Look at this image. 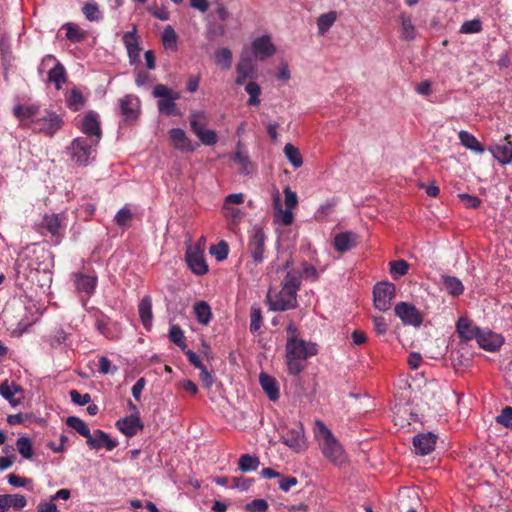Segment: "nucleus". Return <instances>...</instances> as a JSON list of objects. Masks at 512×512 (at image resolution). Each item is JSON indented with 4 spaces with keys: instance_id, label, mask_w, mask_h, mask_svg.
Here are the masks:
<instances>
[{
    "instance_id": "72a5a7b5",
    "label": "nucleus",
    "mask_w": 512,
    "mask_h": 512,
    "mask_svg": "<svg viewBox=\"0 0 512 512\" xmlns=\"http://www.w3.org/2000/svg\"><path fill=\"white\" fill-rule=\"evenodd\" d=\"M479 331L480 329L477 327H473L470 321L466 318H460L457 322V332L463 339H476V336Z\"/></svg>"
},
{
    "instance_id": "4468645a",
    "label": "nucleus",
    "mask_w": 512,
    "mask_h": 512,
    "mask_svg": "<svg viewBox=\"0 0 512 512\" xmlns=\"http://www.w3.org/2000/svg\"><path fill=\"white\" fill-rule=\"evenodd\" d=\"M42 110L37 104L16 105L13 108V115L19 120L21 126L32 128L34 119L39 117Z\"/></svg>"
},
{
    "instance_id": "338daca9",
    "label": "nucleus",
    "mask_w": 512,
    "mask_h": 512,
    "mask_svg": "<svg viewBox=\"0 0 512 512\" xmlns=\"http://www.w3.org/2000/svg\"><path fill=\"white\" fill-rule=\"evenodd\" d=\"M458 197L467 208H477L481 203V200L478 197L467 193H461Z\"/></svg>"
},
{
    "instance_id": "2f4dec72",
    "label": "nucleus",
    "mask_w": 512,
    "mask_h": 512,
    "mask_svg": "<svg viewBox=\"0 0 512 512\" xmlns=\"http://www.w3.org/2000/svg\"><path fill=\"white\" fill-rule=\"evenodd\" d=\"M458 137L460 143L467 149L474 151L478 154H482L484 152V147L473 134L462 130L458 133Z\"/></svg>"
},
{
    "instance_id": "603ef678",
    "label": "nucleus",
    "mask_w": 512,
    "mask_h": 512,
    "mask_svg": "<svg viewBox=\"0 0 512 512\" xmlns=\"http://www.w3.org/2000/svg\"><path fill=\"white\" fill-rule=\"evenodd\" d=\"M389 265L390 273L394 279L407 274L409 270V264L405 260L391 261Z\"/></svg>"
},
{
    "instance_id": "7c9ffc66",
    "label": "nucleus",
    "mask_w": 512,
    "mask_h": 512,
    "mask_svg": "<svg viewBox=\"0 0 512 512\" xmlns=\"http://www.w3.org/2000/svg\"><path fill=\"white\" fill-rule=\"evenodd\" d=\"M444 289L452 296L457 297L463 294L464 286L460 279L454 276L442 275L441 276Z\"/></svg>"
},
{
    "instance_id": "f257e3e1",
    "label": "nucleus",
    "mask_w": 512,
    "mask_h": 512,
    "mask_svg": "<svg viewBox=\"0 0 512 512\" xmlns=\"http://www.w3.org/2000/svg\"><path fill=\"white\" fill-rule=\"evenodd\" d=\"M301 285L300 275L293 270L286 273L280 291L269 289L267 303L271 311H287L297 306V291Z\"/></svg>"
},
{
    "instance_id": "473e14b6",
    "label": "nucleus",
    "mask_w": 512,
    "mask_h": 512,
    "mask_svg": "<svg viewBox=\"0 0 512 512\" xmlns=\"http://www.w3.org/2000/svg\"><path fill=\"white\" fill-rule=\"evenodd\" d=\"M401 23V36L404 40L411 41L416 38L417 31L412 23L411 17L406 13H401L399 16Z\"/></svg>"
},
{
    "instance_id": "680f3d73",
    "label": "nucleus",
    "mask_w": 512,
    "mask_h": 512,
    "mask_svg": "<svg viewBox=\"0 0 512 512\" xmlns=\"http://www.w3.org/2000/svg\"><path fill=\"white\" fill-rule=\"evenodd\" d=\"M247 512H265L268 509V503L264 499H254L245 506Z\"/></svg>"
},
{
    "instance_id": "f3484780",
    "label": "nucleus",
    "mask_w": 512,
    "mask_h": 512,
    "mask_svg": "<svg viewBox=\"0 0 512 512\" xmlns=\"http://www.w3.org/2000/svg\"><path fill=\"white\" fill-rule=\"evenodd\" d=\"M74 287L76 291L89 298L94 294L96 286H97V276L96 275H86L83 273H74L72 275Z\"/></svg>"
},
{
    "instance_id": "c03bdc74",
    "label": "nucleus",
    "mask_w": 512,
    "mask_h": 512,
    "mask_svg": "<svg viewBox=\"0 0 512 512\" xmlns=\"http://www.w3.org/2000/svg\"><path fill=\"white\" fill-rule=\"evenodd\" d=\"M66 424L85 438H87L91 432L88 425L82 419L76 416H69L66 419Z\"/></svg>"
},
{
    "instance_id": "dca6fc26",
    "label": "nucleus",
    "mask_w": 512,
    "mask_h": 512,
    "mask_svg": "<svg viewBox=\"0 0 512 512\" xmlns=\"http://www.w3.org/2000/svg\"><path fill=\"white\" fill-rule=\"evenodd\" d=\"M64 214H46L41 222V228L51 234L56 244H59L63 236Z\"/></svg>"
},
{
    "instance_id": "5fc2aeb1",
    "label": "nucleus",
    "mask_w": 512,
    "mask_h": 512,
    "mask_svg": "<svg viewBox=\"0 0 512 512\" xmlns=\"http://www.w3.org/2000/svg\"><path fill=\"white\" fill-rule=\"evenodd\" d=\"M196 136L204 145L212 146L217 143L218 137L214 130L206 129L196 130Z\"/></svg>"
},
{
    "instance_id": "c85d7f7f",
    "label": "nucleus",
    "mask_w": 512,
    "mask_h": 512,
    "mask_svg": "<svg viewBox=\"0 0 512 512\" xmlns=\"http://www.w3.org/2000/svg\"><path fill=\"white\" fill-rule=\"evenodd\" d=\"M21 391V386L14 382L5 380L0 384V395L14 407L19 404V401L15 400L14 396Z\"/></svg>"
},
{
    "instance_id": "a19ab883",
    "label": "nucleus",
    "mask_w": 512,
    "mask_h": 512,
    "mask_svg": "<svg viewBox=\"0 0 512 512\" xmlns=\"http://www.w3.org/2000/svg\"><path fill=\"white\" fill-rule=\"evenodd\" d=\"M284 154L288 161L292 164L294 168H299L303 164V159L300 154V151L294 145L288 143L284 146Z\"/></svg>"
},
{
    "instance_id": "2eb2a0df",
    "label": "nucleus",
    "mask_w": 512,
    "mask_h": 512,
    "mask_svg": "<svg viewBox=\"0 0 512 512\" xmlns=\"http://www.w3.org/2000/svg\"><path fill=\"white\" fill-rule=\"evenodd\" d=\"M86 443L90 449H106L107 451H112L118 445L116 440L110 438L106 432L100 429L90 432L86 438Z\"/></svg>"
},
{
    "instance_id": "f704fd0d",
    "label": "nucleus",
    "mask_w": 512,
    "mask_h": 512,
    "mask_svg": "<svg viewBox=\"0 0 512 512\" xmlns=\"http://www.w3.org/2000/svg\"><path fill=\"white\" fill-rule=\"evenodd\" d=\"M194 313L200 324L208 325L212 319L210 306L205 301H199L194 305Z\"/></svg>"
},
{
    "instance_id": "37998d69",
    "label": "nucleus",
    "mask_w": 512,
    "mask_h": 512,
    "mask_svg": "<svg viewBox=\"0 0 512 512\" xmlns=\"http://www.w3.org/2000/svg\"><path fill=\"white\" fill-rule=\"evenodd\" d=\"M162 42L166 49L177 50V34L172 26L167 25L162 33Z\"/></svg>"
},
{
    "instance_id": "f03ea898",
    "label": "nucleus",
    "mask_w": 512,
    "mask_h": 512,
    "mask_svg": "<svg viewBox=\"0 0 512 512\" xmlns=\"http://www.w3.org/2000/svg\"><path fill=\"white\" fill-rule=\"evenodd\" d=\"M286 365L291 375H298L306 368V361L318 353L317 344L304 339L286 341Z\"/></svg>"
},
{
    "instance_id": "b1692460",
    "label": "nucleus",
    "mask_w": 512,
    "mask_h": 512,
    "mask_svg": "<svg viewBox=\"0 0 512 512\" xmlns=\"http://www.w3.org/2000/svg\"><path fill=\"white\" fill-rule=\"evenodd\" d=\"M357 243L358 235L352 231L341 232L334 237V247L341 253L351 250Z\"/></svg>"
},
{
    "instance_id": "ddd939ff",
    "label": "nucleus",
    "mask_w": 512,
    "mask_h": 512,
    "mask_svg": "<svg viewBox=\"0 0 512 512\" xmlns=\"http://www.w3.org/2000/svg\"><path fill=\"white\" fill-rule=\"evenodd\" d=\"M395 315L399 317L404 325L418 327L422 324V316L415 306L400 302L394 308Z\"/></svg>"
},
{
    "instance_id": "bf43d9fd",
    "label": "nucleus",
    "mask_w": 512,
    "mask_h": 512,
    "mask_svg": "<svg viewBox=\"0 0 512 512\" xmlns=\"http://www.w3.org/2000/svg\"><path fill=\"white\" fill-rule=\"evenodd\" d=\"M210 254L214 255L218 261H223L228 256V245L226 242L221 241L217 245H212L210 247Z\"/></svg>"
},
{
    "instance_id": "a878e982",
    "label": "nucleus",
    "mask_w": 512,
    "mask_h": 512,
    "mask_svg": "<svg viewBox=\"0 0 512 512\" xmlns=\"http://www.w3.org/2000/svg\"><path fill=\"white\" fill-rule=\"evenodd\" d=\"M259 382L261 384L262 389L267 394L268 398L271 401H276L279 398V385L275 378L272 376L261 373L259 376Z\"/></svg>"
},
{
    "instance_id": "bb28decb",
    "label": "nucleus",
    "mask_w": 512,
    "mask_h": 512,
    "mask_svg": "<svg viewBox=\"0 0 512 512\" xmlns=\"http://www.w3.org/2000/svg\"><path fill=\"white\" fill-rule=\"evenodd\" d=\"M138 312L143 326L149 330L152 327V300L150 296H144L139 303Z\"/></svg>"
},
{
    "instance_id": "09e8293b",
    "label": "nucleus",
    "mask_w": 512,
    "mask_h": 512,
    "mask_svg": "<svg viewBox=\"0 0 512 512\" xmlns=\"http://www.w3.org/2000/svg\"><path fill=\"white\" fill-rule=\"evenodd\" d=\"M62 28L66 30V38L71 42H81L86 36L85 31L81 30L72 23H67L63 25Z\"/></svg>"
},
{
    "instance_id": "4be33fe9",
    "label": "nucleus",
    "mask_w": 512,
    "mask_h": 512,
    "mask_svg": "<svg viewBox=\"0 0 512 512\" xmlns=\"http://www.w3.org/2000/svg\"><path fill=\"white\" fill-rule=\"evenodd\" d=\"M169 136L175 149L183 152H193L195 150L196 145L186 136L183 129L173 128L169 131Z\"/></svg>"
},
{
    "instance_id": "412c9836",
    "label": "nucleus",
    "mask_w": 512,
    "mask_h": 512,
    "mask_svg": "<svg viewBox=\"0 0 512 512\" xmlns=\"http://www.w3.org/2000/svg\"><path fill=\"white\" fill-rule=\"evenodd\" d=\"M476 340L480 347L488 351H496L504 342V339L500 334L482 330L478 332Z\"/></svg>"
},
{
    "instance_id": "f8f14e48",
    "label": "nucleus",
    "mask_w": 512,
    "mask_h": 512,
    "mask_svg": "<svg viewBox=\"0 0 512 512\" xmlns=\"http://www.w3.org/2000/svg\"><path fill=\"white\" fill-rule=\"evenodd\" d=\"M189 268L197 275H203L208 271V265L204 258V251L198 245L187 247L185 254Z\"/></svg>"
},
{
    "instance_id": "6e6d98bb",
    "label": "nucleus",
    "mask_w": 512,
    "mask_h": 512,
    "mask_svg": "<svg viewBox=\"0 0 512 512\" xmlns=\"http://www.w3.org/2000/svg\"><path fill=\"white\" fill-rule=\"evenodd\" d=\"M234 161L240 165V170L244 174H250L252 171V163L246 153L237 151L234 155Z\"/></svg>"
},
{
    "instance_id": "13d9d810",
    "label": "nucleus",
    "mask_w": 512,
    "mask_h": 512,
    "mask_svg": "<svg viewBox=\"0 0 512 512\" xmlns=\"http://www.w3.org/2000/svg\"><path fill=\"white\" fill-rule=\"evenodd\" d=\"M482 30V23L479 19L465 21L460 27V33L473 34L479 33Z\"/></svg>"
},
{
    "instance_id": "20e7f679",
    "label": "nucleus",
    "mask_w": 512,
    "mask_h": 512,
    "mask_svg": "<svg viewBox=\"0 0 512 512\" xmlns=\"http://www.w3.org/2000/svg\"><path fill=\"white\" fill-rule=\"evenodd\" d=\"M97 139L88 137L75 138L68 149V154L73 162L79 166H87L90 159L93 158L95 147L98 145Z\"/></svg>"
},
{
    "instance_id": "0eeeda50",
    "label": "nucleus",
    "mask_w": 512,
    "mask_h": 512,
    "mask_svg": "<svg viewBox=\"0 0 512 512\" xmlns=\"http://www.w3.org/2000/svg\"><path fill=\"white\" fill-rule=\"evenodd\" d=\"M64 121L61 115L50 109H44L39 117L34 119L33 131L48 137L54 136L63 126Z\"/></svg>"
},
{
    "instance_id": "0e129e2a",
    "label": "nucleus",
    "mask_w": 512,
    "mask_h": 512,
    "mask_svg": "<svg viewBox=\"0 0 512 512\" xmlns=\"http://www.w3.org/2000/svg\"><path fill=\"white\" fill-rule=\"evenodd\" d=\"M69 395H70L71 401L74 404L79 405V406H84V405L90 403V401H91V396L88 393L81 394L77 390H71L69 392Z\"/></svg>"
},
{
    "instance_id": "58836bf2",
    "label": "nucleus",
    "mask_w": 512,
    "mask_h": 512,
    "mask_svg": "<svg viewBox=\"0 0 512 512\" xmlns=\"http://www.w3.org/2000/svg\"><path fill=\"white\" fill-rule=\"evenodd\" d=\"M260 465V459L257 456L250 454H243L240 456L238 461V468L242 472H251L258 469Z\"/></svg>"
},
{
    "instance_id": "6e6552de",
    "label": "nucleus",
    "mask_w": 512,
    "mask_h": 512,
    "mask_svg": "<svg viewBox=\"0 0 512 512\" xmlns=\"http://www.w3.org/2000/svg\"><path fill=\"white\" fill-rule=\"evenodd\" d=\"M119 113L122 117L121 123L133 125L137 122L141 113V101L133 94H127L118 101Z\"/></svg>"
},
{
    "instance_id": "c9c22d12",
    "label": "nucleus",
    "mask_w": 512,
    "mask_h": 512,
    "mask_svg": "<svg viewBox=\"0 0 512 512\" xmlns=\"http://www.w3.org/2000/svg\"><path fill=\"white\" fill-rule=\"evenodd\" d=\"M237 74H243L249 77H254L256 73V66L248 54H242L239 62L236 65Z\"/></svg>"
},
{
    "instance_id": "e433bc0d",
    "label": "nucleus",
    "mask_w": 512,
    "mask_h": 512,
    "mask_svg": "<svg viewBox=\"0 0 512 512\" xmlns=\"http://www.w3.org/2000/svg\"><path fill=\"white\" fill-rule=\"evenodd\" d=\"M232 52L230 49L222 47L218 48L214 53V61L224 70H229L232 66Z\"/></svg>"
},
{
    "instance_id": "9d476101",
    "label": "nucleus",
    "mask_w": 512,
    "mask_h": 512,
    "mask_svg": "<svg viewBox=\"0 0 512 512\" xmlns=\"http://www.w3.org/2000/svg\"><path fill=\"white\" fill-rule=\"evenodd\" d=\"M265 242L266 236L261 228H254L249 236L248 252L252 258V262L260 264L265 258Z\"/></svg>"
},
{
    "instance_id": "4d7b16f0",
    "label": "nucleus",
    "mask_w": 512,
    "mask_h": 512,
    "mask_svg": "<svg viewBox=\"0 0 512 512\" xmlns=\"http://www.w3.org/2000/svg\"><path fill=\"white\" fill-rule=\"evenodd\" d=\"M132 219H133V213L127 206L121 208L117 212V214L115 215V218H114L116 224L121 227L127 226L131 222Z\"/></svg>"
},
{
    "instance_id": "a18cd8bd",
    "label": "nucleus",
    "mask_w": 512,
    "mask_h": 512,
    "mask_svg": "<svg viewBox=\"0 0 512 512\" xmlns=\"http://www.w3.org/2000/svg\"><path fill=\"white\" fill-rule=\"evenodd\" d=\"M207 124V115L204 111H193L190 114V127L196 134V130H203Z\"/></svg>"
},
{
    "instance_id": "774afa93",
    "label": "nucleus",
    "mask_w": 512,
    "mask_h": 512,
    "mask_svg": "<svg viewBox=\"0 0 512 512\" xmlns=\"http://www.w3.org/2000/svg\"><path fill=\"white\" fill-rule=\"evenodd\" d=\"M52 498L49 501H40L37 505L38 512H57V505L53 502Z\"/></svg>"
},
{
    "instance_id": "69168bd1",
    "label": "nucleus",
    "mask_w": 512,
    "mask_h": 512,
    "mask_svg": "<svg viewBox=\"0 0 512 512\" xmlns=\"http://www.w3.org/2000/svg\"><path fill=\"white\" fill-rule=\"evenodd\" d=\"M117 371L116 366H112L110 360L106 356L99 358V372L103 375L114 374Z\"/></svg>"
},
{
    "instance_id": "1a4fd4ad",
    "label": "nucleus",
    "mask_w": 512,
    "mask_h": 512,
    "mask_svg": "<svg viewBox=\"0 0 512 512\" xmlns=\"http://www.w3.org/2000/svg\"><path fill=\"white\" fill-rule=\"evenodd\" d=\"M396 294V288L393 283L380 282L373 288V302L376 309L387 311L391 307V302Z\"/></svg>"
},
{
    "instance_id": "5701e85b",
    "label": "nucleus",
    "mask_w": 512,
    "mask_h": 512,
    "mask_svg": "<svg viewBox=\"0 0 512 512\" xmlns=\"http://www.w3.org/2000/svg\"><path fill=\"white\" fill-rule=\"evenodd\" d=\"M116 427L127 437L135 436L143 428V424L138 415H131L119 419Z\"/></svg>"
},
{
    "instance_id": "39448f33",
    "label": "nucleus",
    "mask_w": 512,
    "mask_h": 512,
    "mask_svg": "<svg viewBox=\"0 0 512 512\" xmlns=\"http://www.w3.org/2000/svg\"><path fill=\"white\" fill-rule=\"evenodd\" d=\"M152 95L158 98L157 108L160 113L167 116L179 115V111L176 106V101L180 98L178 91L172 90L164 84H157L154 86Z\"/></svg>"
},
{
    "instance_id": "393cba45",
    "label": "nucleus",
    "mask_w": 512,
    "mask_h": 512,
    "mask_svg": "<svg viewBox=\"0 0 512 512\" xmlns=\"http://www.w3.org/2000/svg\"><path fill=\"white\" fill-rule=\"evenodd\" d=\"M27 504L25 496L20 494H0V512H7L9 508L22 510Z\"/></svg>"
},
{
    "instance_id": "cd10ccee",
    "label": "nucleus",
    "mask_w": 512,
    "mask_h": 512,
    "mask_svg": "<svg viewBox=\"0 0 512 512\" xmlns=\"http://www.w3.org/2000/svg\"><path fill=\"white\" fill-rule=\"evenodd\" d=\"M493 157L501 164H509L512 162V144L505 142L490 148Z\"/></svg>"
},
{
    "instance_id": "79ce46f5",
    "label": "nucleus",
    "mask_w": 512,
    "mask_h": 512,
    "mask_svg": "<svg viewBox=\"0 0 512 512\" xmlns=\"http://www.w3.org/2000/svg\"><path fill=\"white\" fill-rule=\"evenodd\" d=\"M336 18H337V14L335 11H331V12L322 14L317 20L319 34H321V35L325 34L331 28V26L334 24V22L336 21Z\"/></svg>"
},
{
    "instance_id": "9b49d317",
    "label": "nucleus",
    "mask_w": 512,
    "mask_h": 512,
    "mask_svg": "<svg viewBox=\"0 0 512 512\" xmlns=\"http://www.w3.org/2000/svg\"><path fill=\"white\" fill-rule=\"evenodd\" d=\"M281 441L296 452L304 450L306 443L303 426L301 424H295L284 430L281 434Z\"/></svg>"
},
{
    "instance_id": "ea45409f",
    "label": "nucleus",
    "mask_w": 512,
    "mask_h": 512,
    "mask_svg": "<svg viewBox=\"0 0 512 512\" xmlns=\"http://www.w3.org/2000/svg\"><path fill=\"white\" fill-rule=\"evenodd\" d=\"M223 213L227 221L230 223V228L233 230L234 226H236L244 216V213L241 209L229 206L227 204L223 205Z\"/></svg>"
},
{
    "instance_id": "052dcab7",
    "label": "nucleus",
    "mask_w": 512,
    "mask_h": 512,
    "mask_svg": "<svg viewBox=\"0 0 512 512\" xmlns=\"http://www.w3.org/2000/svg\"><path fill=\"white\" fill-rule=\"evenodd\" d=\"M262 324L261 310L256 307H252L250 315V330L251 332H257Z\"/></svg>"
},
{
    "instance_id": "49530a36",
    "label": "nucleus",
    "mask_w": 512,
    "mask_h": 512,
    "mask_svg": "<svg viewBox=\"0 0 512 512\" xmlns=\"http://www.w3.org/2000/svg\"><path fill=\"white\" fill-rule=\"evenodd\" d=\"M245 91L249 94V99L247 101V104L249 106H257L260 104V93L261 88L258 83L254 81H250L245 86Z\"/></svg>"
},
{
    "instance_id": "c756f323",
    "label": "nucleus",
    "mask_w": 512,
    "mask_h": 512,
    "mask_svg": "<svg viewBox=\"0 0 512 512\" xmlns=\"http://www.w3.org/2000/svg\"><path fill=\"white\" fill-rule=\"evenodd\" d=\"M274 203H275V219L280 222L284 226H288L293 222L294 215L292 209H282L280 205V195L277 192L274 195Z\"/></svg>"
},
{
    "instance_id": "de8ad7c7",
    "label": "nucleus",
    "mask_w": 512,
    "mask_h": 512,
    "mask_svg": "<svg viewBox=\"0 0 512 512\" xmlns=\"http://www.w3.org/2000/svg\"><path fill=\"white\" fill-rule=\"evenodd\" d=\"M68 336L69 333L62 326H57L53 329L48 341L52 347H58L66 343Z\"/></svg>"
},
{
    "instance_id": "6ab92c4d",
    "label": "nucleus",
    "mask_w": 512,
    "mask_h": 512,
    "mask_svg": "<svg viewBox=\"0 0 512 512\" xmlns=\"http://www.w3.org/2000/svg\"><path fill=\"white\" fill-rule=\"evenodd\" d=\"M252 51L256 59L265 60L274 55L276 49L270 37L263 35L253 41Z\"/></svg>"
},
{
    "instance_id": "3c124183",
    "label": "nucleus",
    "mask_w": 512,
    "mask_h": 512,
    "mask_svg": "<svg viewBox=\"0 0 512 512\" xmlns=\"http://www.w3.org/2000/svg\"><path fill=\"white\" fill-rule=\"evenodd\" d=\"M169 338L170 341L176 344L178 347H180L181 350H185L186 343L184 339V333L178 325L171 326L169 331Z\"/></svg>"
},
{
    "instance_id": "8fccbe9b",
    "label": "nucleus",
    "mask_w": 512,
    "mask_h": 512,
    "mask_svg": "<svg viewBox=\"0 0 512 512\" xmlns=\"http://www.w3.org/2000/svg\"><path fill=\"white\" fill-rule=\"evenodd\" d=\"M17 449L19 453L22 455L25 459H31L33 456V447L32 443L29 438L27 437H20L17 439Z\"/></svg>"
},
{
    "instance_id": "7ed1b4c3",
    "label": "nucleus",
    "mask_w": 512,
    "mask_h": 512,
    "mask_svg": "<svg viewBox=\"0 0 512 512\" xmlns=\"http://www.w3.org/2000/svg\"><path fill=\"white\" fill-rule=\"evenodd\" d=\"M314 437L326 459L335 465H342L346 462L347 456L341 443L321 420L315 421Z\"/></svg>"
},
{
    "instance_id": "e2e57ef3",
    "label": "nucleus",
    "mask_w": 512,
    "mask_h": 512,
    "mask_svg": "<svg viewBox=\"0 0 512 512\" xmlns=\"http://www.w3.org/2000/svg\"><path fill=\"white\" fill-rule=\"evenodd\" d=\"M496 421L507 428H512V407L503 408Z\"/></svg>"
},
{
    "instance_id": "4c0bfd02",
    "label": "nucleus",
    "mask_w": 512,
    "mask_h": 512,
    "mask_svg": "<svg viewBox=\"0 0 512 512\" xmlns=\"http://www.w3.org/2000/svg\"><path fill=\"white\" fill-rule=\"evenodd\" d=\"M66 103L72 111H78L85 106L86 100L77 89H72L66 94Z\"/></svg>"
},
{
    "instance_id": "a211bd4d",
    "label": "nucleus",
    "mask_w": 512,
    "mask_h": 512,
    "mask_svg": "<svg viewBox=\"0 0 512 512\" xmlns=\"http://www.w3.org/2000/svg\"><path fill=\"white\" fill-rule=\"evenodd\" d=\"M98 118L99 115L95 111H89L82 120L81 131L89 138L99 141L102 131Z\"/></svg>"
},
{
    "instance_id": "aec40b11",
    "label": "nucleus",
    "mask_w": 512,
    "mask_h": 512,
    "mask_svg": "<svg viewBox=\"0 0 512 512\" xmlns=\"http://www.w3.org/2000/svg\"><path fill=\"white\" fill-rule=\"evenodd\" d=\"M437 436L431 432L417 434L413 438V445L417 454L425 456L430 454L436 444Z\"/></svg>"
},
{
    "instance_id": "864d4df0",
    "label": "nucleus",
    "mask_w": 512,
    "mask_h": 512,
    "mask_svg": "<svg viewBox=\"0 0 512 512\" xmlns=\"http://www.w3.org/2000/svg\"><path fill=\"white\" fill-rule=\"evenodd\" d=\"M83 14L85 15L86 19L89 21H99L102 18V14L94 2H88L84 5Z\"/></svg>"
},
{
    "instance_id": "423d86ee",
    "label": "nucleus",
    "mask_w": 512,
    "mask_h": 512,
    "mask_svg": "<svg viewBox=\"0 0 512 512\" xmlns=\"http://www.w3.org/2000/svg\"><path fill=\"white\" fill-rule=\"evenodd\" d=\"M47 82L54 85L56 90H60L67 80L66 69L53 55H46L38 66L39 74L48 69Z\"/></svg>"
}]
</instances>
